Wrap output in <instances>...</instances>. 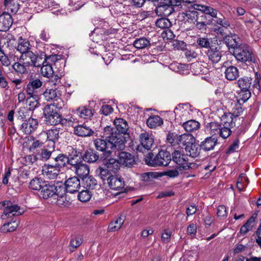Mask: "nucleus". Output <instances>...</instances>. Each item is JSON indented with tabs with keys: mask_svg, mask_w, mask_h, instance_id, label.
<instances>
[{
	"mask_svg": "<svg viewBox=\"0 0 261 261\" xmlns=\"http://www.w3.org/2000/svg\"><path fill=\"white\" fill-rule=\"evenodd\" d=\"M115 128L107 126L104 128L105 139L97 138L94 140L95 148L100 151H104L105 154L109 156L115 154L118 150L125 148V140L124 135L128 129L125 120L117 118L114 120Z\"/></svg>",
	"mask_w": 261,
	"mask_h": 261,
	"instance_id": "nucleus-1",
	"label": "nucleus"
},
{
	"mask_svg": "<svg viewBox=\"0 0 261 261\" xmlns=\"http://www.w3.org/2000/svg\"><path fill=\"white\" fill-rule=\"evenodd\" d=\"M1 205L4 207L1 218L3 220L11 219L5 223L1 228V231L7 233L14 231L19 224V220L17 216L22 215L24 211L18 204H15L10 200L3 201Z\"/></svg>",
	"mask_w": 261,
	"mask_h": 261,
	"instance_id": "nucleus-2",
	"label": "nucleus"
},
{
	"mask_svg": "<svg viewBox=\"0 0 261 261\" xmlns=\"http://www.w3.org/2000/svg\"><path fill=\"white\" fill-rule=\"evenodd\" d=\"M243 104L238 100L234 95L231 94L228 99L226 105L229 112L227 114L225 113L222 117V121L226 125L227 124L229 126H233L234 125L233 117L236 118L242 113L243 109L242 106Z\"/></svg>",
	"mask_w": 261,
	"mask_h": 261,
	"instance_id": "nucleus-3",
	"label": "nucleus"
},
{
	"mask_svg": "<svg viewBox=\"0 0 261 261\" xmlns=\"http://www.w3.org/2000/svg\"><path fill=\"white\" fill-rule=\"evenodd\" d=\"M232 55L238 62L242 63H255L256 59L250 47L246 44L236 46L232 50Z\"/></svg>",
	"mask_w": 261,
	"mask_h": 261,
	"instance_id": "nucleus-4",
	"label": "nucleus"
},
{
	"mask_svg": "<svg viewBox=\"0 0 261 261\" xmlns=\"http://www.w3.org/2000/svg\"><path fill=\"white\" fill-rule=\"evenodd\" d=\"M43 114L47 124L56 125L61 123L62 125H66L67 123V120L61 118V115L54 105H47L44 109Z\"/></svg>",
	"mask_w": 261,
	"mask_h": 261,
	"instance_id": "nucleus-5",
	"label": "nucleus"
},
{
	"mask_svg": "<svg viewBox=\"0 0 261 261\" xmlns=\"http://www.w3.org/2000/svg\"><path fill=\"white\" fill-rule=\"evenodd\" d=\"M170 161V152L163 150L160 151L155 156L152 153H149L145 159L146 164L152 167L166 166L169 164Z\"/></svg>",
	"mask_w": 261,
	"mask_h": 261,
	"instance_id": "nucleus-6",
	"label": "nucleus"
},
{
	"mask_svg": "<svg viewBox=\"0 0 261 261\" xmlns=\"http://www.w3.org/2000/svg\"><path fill=\"white\" fill-rule=\"evenodd\" d=\"M224 123V126H222L219 123L216 122H212L208 123L206 124V130L211 135H219L220 137L223 139L228 138L231 134V130L230 127L231 126L226 125Z\"/></svg>",
	"mask_w": 261,
	"mask_h": 261,
	"instance_id": "nucleus-7",
	"label": "nucleus"
},
{
	"mask_svg": "<svg viewBox=\"0 0 261 261\" xmlns=\"http://www.w3.org/2000/svg\"><path fill=\"white\" fill-rule=\"evenodd\" d=\"M172 160L183 170L195 169L197 167L196 164L189 161L188 154H185L178 150H176L172 153Z\"/></svg>",
	"mask_w": 261,
	"mask_h": 261,
	"instance_id": "nucleus-8",
	"label": "nucleus"
},
{
	"mask_svg": "<svg viewBox=\"0 0 261 261\" xmlns=\"http://www.w3.org/2000/svg\"><path fill=\"white\" fill-rule=\"evenodd\" d=\"M139 141L140 144L136 149L139 152H144L151 149L154 143V137L151 134L144 132L140 134Z\"/></svg>",
	"mask_w": 261,
	"mask_h": 261,
	"instance_id": "nucleus-9",
	"label": "nucleus"
},
{
	"mask_svg": "<svg viewBox=\"0 0 261 261\" xmlns=\"http://www.w3.org/2000/svg\"><path fill=\"white\" fill-rule=\"evenodd\" d=\"M60 191L64 192L65 188L61 187H57L54 184L45 182L39 193V196L43 199H47L50 197H55Z\"/></svg>",
	"mask_w": 261,
	"mask_h": 261,
	"instance_id": "nucleus-10",
	"label": "nucleus"
},
{
	"mask_svg": "<svg viewBox=\"0 0 261 261\" xmlns=\"http://www.w3.org/2000/svg\"><path fill=\"white\" fill-rule=\"evenodd\" d=\"M42 86V82L39 79L31 78L27 85L25 91L27 94L35 98H38L42 94L40 90Z\"/></svg>",
	"mask_w": 261,
	"mask_h": 261,
	"instance_id": "nucleus-11",
	"label": "nucleus"
},
{
	"mask_svg": "<svg viewBox=\"0 0 261 261\" xmlns=\"http://www.w3.org/2000/svg\"><path fill=\"white\" fill-rule=\"evenodd\" d=\"M16 50L21 55L20 57L21 61H25L28 59V53H31L30 50L31 45L29 40L19 38L18 40L17 45L15 47Z\"/></svg>",
	"mask_w": 261,
	"mask_h": 261,
	"instance_id": "nucleus-12",
	"label": "nucleus"
},
{
	"mask_svg": "<svg viewBox=\"0 0 261 261\" xmlns=\"http://www.w3.org/2000/svg\"><path fill=\"white\" fill-rule=\"evenodd\" d=\"M121 151L118 150L115 154H112L109 156H107L105 154L104 155L106 157L118 156L120 163L127 167H132L135 164L136 161L134 156L130 153Z\"/></svg>",
	"mask_w": 261,
	"mask_h": 261,
	"instance_id": "nucleus-13",
	"label": "nucleus"
},
{
	"mask_svg": "<svg viewBox=\"0 0 261 261\" xmlns=\"http://www.w3.org/2000/svg\"><path fill=\"white\" fill-rule=\"evenodd\" d=\"M60 172V169L58 166L44 165L42 167V174L46 178L49 179H56Z\"/></svg>",
	"mask_w": 261,
	"mask_h": 261,
	"instance_id": "nucleus-14",
	"label": "nucleus"
},
{
	"mask_svg": "<svg viewBox=\"0 0 261 261\" xmlns=\"http://www.w3.org/2000/svg\"><path fill=\"white\" fill-rule=\"evenodd\" d=\"M38 126V121L37 119L30 118L21 124L20 129L24 134L29 135L35 132Z\"/></svg>",
	"mask_w": 261,
	"mask_h": 261,
	"instance_id": "nucleus-15",
	"label": "nucleus"
},
{
	"mask_svg": "<svg viewBox=\"0 0 261 261\" xmlns=\"http://www.w3.org/2000/svg\"><path fill=\"white\" fill-rule=\"evenodd\" d=\"M71 169L74 171L75 174L82 179L89 174V167L86 164L82 163V161L73 164L71 166Z\"/></svg>",
	"mask_w": 261,
	"mask_h": 261,
	"instance_id": "nucleus-16",
	"label": "nucleus"
},
{
	"mask_svg": "<svg viewBox=\"0 0 261 261\" xmlns=\"http://www.w3.org/2000/svg\"><path fill=\"white\" fill-rule=\"evenodd\" d=\"M67 152L68 156L67 157L68 160V164L72 166L73 164L81 161L82 155L80 151L77 150L76 149L74 148L72 146H68L67 148Z\"/></svg>",
	"mask_w": 261,
	"mask_h": 261,
	"instance_id": "nucleus-17",
	"label": "nucleus"
},
{
	"mask_svg": "<svg viewBox=\"0 0 261 261\" xmlns=\"http://www.w3.org/2000/svg\"><path fill=\"white\" fill-rule=\"evenodd\" d=\"M65 186L67 192L73 193L79 191L81 187V182L77 177L74 176L66 180Z\"/></svg>",
	"mask_w": 261,
	"mask_h": 261,
	"instance_id": "nucleus-18",
	"label": "nucleus"
},
{
	"mask_svg": "<svg viewBox=\"0 0 261 261\" xmlns=\"http://www.w3.org/2000/svg\"><path fill=\"white\" fill-rule=\"evenodd\" d=\"M13 19L12 16L7 12L0 15V31L6 32L12 27Z\"/></svg>",
	"mask_w": 261,
	"mask_h": 261,
	"instance_id": "nucleus-19",
	"label": "nucleus"
},
{
	"mask_svg": "<svg viewBox=\"0 0 261 261\" xmlns=\"http://www.w3.org/2000/svg\"><path fill=\"white\" fill-rule=\"evenodd\" d=\"M28 54V60L29 65H32L35 67H39L45 63L46 59L43 53H41L40 55H36L33 51Z\"/></svg>",
	"mask_w": 261,
	"mask_h": 261,
	"instance_id": "nucleus-20",
	"label": "nucleus"
},
{
	"mask_svg": "<svg viewBox=\"0 0 261 261\" xmlns=\"http://www.w3.org/2000/svg\"><path fill=\"white\" fill-rule=\"evenodd\" d=\"M103 152V158H104L103 165L107 167L108 170L113 173L117 172L120 168V163L119 160L110 157H106L104 155V151Z\"/></svg>",
	"mask_w": 261,
	"mask_h": 261,
	"instance_id": "nucleus-21",
	"label": "nucleus"
},
{
	"mask_svg": "<svg viewBox=\"0 0 261 261\" xmlns=\"http://www.w3.org/2000/svg\"><path fill=\"white\" fill-rule=\"evenodd\" d=\"M107 182L110 188L114 190L122 189L124 187V182L121 177L111 175L108 177Z\"/></svg>",
	"mask_w": 261,
	"mask_h": 261,
	"instance_id": "nucleus-22",
	"label": "nucleus"
},
{
	"mask_svg": "<svg viewBox=\"0 0 261 261\" xmlns=\"http://www.w3.org/2000/svg\"><path fill=\"white\" fill-rule=\"evenodd\" d=\"M192 8L194 10L200 11L202 14L209 15L213 18H217L218 11L213 8L204 5L194 4Z\"/></svg>",
	"mask_w": 261,
	"mask_h": 261,
	"instance_id": "nucleus-23",
	"label": "nucleus"
},
{
	"mask_svg": "<svg viewBox=\"0 0 261 261\" xmlns=\"http://www.w3.org/2000/svg\"><path fill=\"white\" fill-rule=\"evenodd\" d=\"M61 191L59 190V192H58L54 197V199H56V203L60 207H69L71 204V200L65 191L63 193H60Z\"/></svg>",
	"mask_w": 261,
	"mask_h": 261,
	"instance_id": "nucleus-24",
	"label": "nucleus"
},
{
	"mask_svg": "<svg viewBox=\"0 0 261 261\" xmlns=\"http://www.w3.org/2000/svg\"><path fill=\"white\" fill-rule=\"evenodd\" d=\"M74 133L78 136L86 137L92 136L94 132L90 127L85 124H83L74 127Z\"/></svg>",
	"mask_w": 261,
	"mask_h": 261,
	"instance_id": "nucleus-25",
	"label": "nucleus"
},
{
	"mask_svg": "<svg viewBox=\"0 0 261 261\" xmlns=\"http://www.w3.org/2000/svg\"><path fill=\"white\" fill-rule=\"evenodd\" d=\"M29 66V62L27 59L25 61L15 62L12 66V69L17 74H22L27 72V67Z\"/></svg>",
	"mask_w": 261,
	"mask_h": 261,
	"instance_id": "nucleus-26",
	"label": "nucleus"
},
{
	"mask_svg": "<svg viewBox=\"0 0 261 261\" xmlns=\"http://www.w3.org/2000/svg\"><path fill=\"white\" fill-rule=\"evenodd\" d=\"M177 143L185 147L189 146L195 142L194 137L190 134H184L177 136Z\"/></svg>",
	"mask_w": 261,
	"mask_h": 261,
	"instance_id": "nucleus-27",
	"label": "nucleus"
},
{
	"mask_svg": "<svg viewBox=\"0 0 261 261\" xmlns=\"http://www.w3.org/2000/svg\"><path fill=\"white\" fill-rule=\"evenodd\" d=\"M75 113L81 118L84 119H88L93 116V110L89 107L82 106L79 107Z\"/></svg>",
	"mask_w": 261,
	"mask_h": 261,
	"instance_id": "nucleus-28",
	"label": "nucleus"
},
{
	"mask_svg": "<svg viewBox=\"0 0 261 261\" xmlns=\"http://www.w3.org/2000/svg\"><path fill=\"white\" fill-rule=\"evenodd\" d=\"M223 40L226 45L229 48L234 49L236 46L239 45L240 38L236 34H229L223 37Z\"/></svg>",
	"mask_w": 261,
	"mask_h": 261,
	"instance_id": "nucleus-29",
	"label": "nucleus"
},
{
	"mask_svg": "<svg viewBox=\"0 0 261 261\" xmlns=\"http://www.w3.org/2000/svg\"><path fill=\"white\" fill-rule=\"evenodd\" d=\"M82 186L87 190H93L97 186V181L92 175H88L82 179Z\"/></svg>",
	"mask_w": 261,
	"mask_h": 261,
	"instance_id": "nucleus-30",
	"label": "nucleus"
},
{
	"mask_svg": "<svg viewBox=\"0 0 261 261\" xmlns=\"http://www.w3.org/2000/svg\"><path fill=\"white\" fill-rule=\"evenodd\" d=\"M206 54L209 60L213 63H218L222 57L221 53L217 47H210Z\"/></svg>",
	"mask_w": 261,
	"mask_h": 261,
	"instance_id": "nucleus-31",
	"label": "nucleus"
},
{
	"mask_svg": "<svg viewBox=\"0 0 261 261\" xmlns=\"http://www.w3.org/2000/svg\"><path fill=\"white\" fill-rule=\"evenodd\" d=\"M60 129L58 128H51L47 130V132L42 133L40 136L46 138L49 141L55 142L59 138Z\"/></svg>",
	"mask_w": 261,
	"mask_h": 261,
	"instance_id": "nucleus-32",
	"label": "nucleus"
},
{
	"mask_svg": "<svg viewBox=\"0 0 261 261\" xmlns=\"http://www.w3.org/2000/svg\"><path fill=\"white\" fill-rule=\"evenodd\" d=\"M82 157L85 161L89 163H94L98 160L99 156L98 153L95 150L89 149L85 151Z\"/></svg>",
	"mask_w": 261,
	"mask_h": 261,
	"instance_id": "nucleus-33",
	"label": "nucleus"
},
{
	"mask_svg": "<svg viewBox=\"0 0 261 261\" xmlns=\"http://www.w3.org/2000/svg\"><path fill=\"white\" fill-rule=\"evenodd\" d=\"M224 74L225 77L227 80L229 81H233L239 77V70L235 66H230L225 69Z\"/></svg>",
	"mask_w": 261,
	"mask_h": 261,
	"instance_id": "nucleus-34",
	"label": "nucleus"
},
{
	"mask_svg": "<svg viewBox=\"0 0 261 261\" xmlns=\"http://www.w3.org/2000/svg\"><path fill=\"white\" fill-rule=\"evenodd\" d=\"M217 140L212 137H207L202 141L200 147L205 151L213 150L216 145Z\"/></svg>",
	"mask_w": 261,
	"mask_h": 261,
	"instance_id": "nucleus-35",
	"label": "nucleus"
},
{
	"mask_svg": "<svg viewBox=\"0 0 261 261\" xmlns=\"http://www.w3.org/2000/svg\"><path fill=\"white\" fill-rule=\"evenodd\" d=\"M200 146L194 143H192L189 146L185 147V150L188 155L192 158H196L199 155L200 152Z\"/></svg>",
	"mask_w": 261,
	"mask_h": 261,
	"instance_id": "nucleus-36",
	"label": "nucleus"
},
{
	"mask_svg": "<svg viewBox=\"0 0 261 261\" xmlns=\"http://www.w3.org/2000/svg\"><path fill=\"white\" fill-rule=\"evenodd\" d=\"M196 10H188L181 13L184 20L190 23H195L196 17L199 13Z\"/></svg>",
	"mask_w": 261,
	"mask_h": 261,
	"instance_id": "nucleus-37",
	"label": "nucleus"
},
{
	"mask_svg": "<svg viewBox=\"0 0 261 261\" xmlns=\"http://www.w3.org/2000/svg\"><path fill=\"white\" fill-rule=\"evenodd\" d=\"M146 123L149 127L154 128L163 124V120L160 116L153 115L147 119Z\"/></svg>",
	"mask_w": 261,
	"mask_h": 261,
	"instance_id": "nucleus-38",
	"label": "nucleus"
},
{
	"mask_svg": "<svg viewBox=\"0 0 261 261\" xmlns=\"http://www.w3.org/2000/svg\"><path fill=\"white\" fill-rule=\"evenodd\" d=\"M200 123L195 120H190L183 123L182 126L186 132H193L200 127Z\"/></svg>",
	"mask_w": 261,
	"mask_h": 261,
	"instance_id": "nucleus-39",
	"label": "nucleus"
},
{
	"mask_svg": "<svg viewBox=\"0 0 261 261\" xmlns=\"http://www.w3.org/2000/svg\"><path fill=\"white\" fill-rule=\"evenodd\" d=\"M189 66L187 64L175 63L170 65V68L181 74H187L189 72Z\"/></svg>",
	"mask_w": 261,
	"mask_h": 261,
	"instance_id": "nucleus-40",
	"label": "nucleus"
},
{
	"mask_svg": "<svg viewBox=\"0 0 261 261\" xmlns=\"http://www.w3.org/2000/svg\"><path fill=\"white\" fill-rule=\"evenodd\" d=\"M59 91L57 89H46L44 92H42L43 95L45 99L47 101L57 100L59 97L60 94Z\"/></svg>",
	"mask_w": 261,
	"mask_h": 261,
	"instance_id": "nucleus-41",
	"label": "nucleus"
},
{
	"mask_svg": "<svg viewBox=\"0 0 261 261\" xmlns=\"http://www.w3.org/2000/svg\"><path fill=\"white\" fill-rule=\"evenodd\" d=\"M173 8L168 4L161 5L155 9V12L158 15H168L172 13Z\"/></svg>",
	"mask_w": 261,
	"mask_h": 261,
	"instance_id": "nucleus-42",
	"label": "nucleus"
},
{
	"mask_svg": "<svg viewBox=\"0 0 261 261\" xmlns=\"http://www.w3.org/2000/svg\"><path fill=\"white\" fill-rule=\"evenodd\" d=\"M207 20L204 14L199 12L198 16L196 17V21L194 23L196 28L199 30H203L205 28L207 24Z\"/></svg>",
	"mask_w": 261,
	"mask_h": 261,
	"instance_id": "nucleus-43",
	"label": "nucleus"
},
{
	"mask_svg": "<svg viewBox=\"0 0 261 261\" xmlns=\"http://www.w3.org/2000/svg\"><path fill=\"white\" fill-rule=\"evenodd\" d=\"M252 80V78L250 77H241L238 81V85L241 90H250Z\"/></svg>",
	"mask_w": 261,
	"mask_h": 261,
	"instance_id": "nucleus-44",
	"label": "nucleus"
},
{
	"mask_svg": "<svg viewBox=\"0 0 261 261\" xmlns=\"http://www.w3.org/2000/svg\"><path fill=\"white\" fill-rule=\"evenodd\" d=\"M111 171L105 166L99 167L95 171L96 174L103 181L107 180L108 177L110 175Z\"/></svg>",
	"mask_w": 261,
	"mask_h": 261,
	"instance_id": "nucleus-45",
	"label": "nucleus"
},
{
	"mask_svg": "<svg viewBox=\"0 0 261 261\" xmlns=\"http://www.w3.org/2000/svg\"><path fill=\"white\" fill-rule=\"evenodd\" d=\"M255 220L253 217L250 218L246 223L241 227L240 233L244 236L250 231L254 226Z\"/></svg>",
	"mask_w": 261,
	"mask_h": 261,
	"instance_id": "nucleus-46",
	"label": "nucleus"
},
{
	"mask_svg": "<svg viewBox=\"0 0 261 261\" xmlns=\"http://www.w3.org/2000/svg\"><path fill=\"white\" fill-rule=\"evenodd\" d=\"M175 113L177 114H179L182 120H186L188 118H190V109L188 105H185V107L175 109Z\"/></svg>",
	"mask_w": 261,
	"mask_h": 261,
	"instance_id": "nucleus-47",
	"label": "nucleus"
},
{
	"mask_svg": "<svg viewBox=\"0 0 261 261\" xmlns=\"http://www.w3.org/2000/svg\"><path fill=\"white\" fill-rule=\"evenodd\" d=\"M45 182V181H42V180L37 177L33 178L29 184V188L33 190L40 191Z\"/></svg>",
	"mask_w": 261,
	"mask_h": 261,
	"instance_id": "nucleus-48",
	"label": "nucleus"
},
{
	"mask_svg": "<svg viewBox=\"0 0 261 261\" xmlns=\"http://www.w3.org/2000/svg\"><path fill=\"white\" fill-rule=\"evenodd\" d=\"M123 223L124 220L122 218L119 217L109 224L108 230L112 232L117 231L121 227Z\"/></svg>",
	"mask_w": 261,
	"mask_h": 261,
	"instance_id": "nucleus-49",
	"label": "nucleus"
},
{
	"mask_svg": "<svg viewBox=\"0 0 261 261\" xmlns=\"http://www.w3.org/2000/svg\"><path fill=\"white\" fill-rule=\"evenodd\" d=\"M40 72L41 74L46 77H51L54 74L53 67L50 64H43L41 67Z\"/></svg>",
	"mask_w": 261,
	"mask_h": 261,
	"instance_id": "nucleus-50",
	"label": "nucleus"
},
{
	"mask_svg": "<svg viewBox=\"0 0 261 261\" xmlns=\"http://www.w3.org/2000/svg\"><path fill=\"white\" fill-rule=\"evenodd\" d=\"M150 44V41L145 38L136 39L133 43L134 46L138 49L144 48Z\"/></svg>",
	"mask_w": 261,
	"mask_h": 261,
	"instance_id": "nucleus-51",
	"label": "nucleus"
},
{
	"mask_svg": "<svg viewBox=\"0 0 261 261\" xmlns=\"http://www.w3.org/2000/svg\"><path fill=\"white\" fill-rule=\"evenodd\" d=\"M196 43L201 48L211 47L210 39L206 37H198L196 39Z\"/></svg>",
	"mask_w": 261,
	"mask_h": 261,
	"instance_id": "nucleus-52",
	"label": "nucleus"
},
{
	"mask_svg": "<svg viewBox=\"0 0 261 261\" xmlns=\"http://www.w3.org/2000/svg\"><path fill=\"white\" fill-rule=\"evenodd\" d=\"M251 96V92L250 90H241L238 93V96L236 97L238 100L244 103Z\"/></svg>",
	"mask_w": 261,
	"mask_h": 261,
	"instance_id": "nucleus-53",
	"label": "nucleus"
},
{
	"mask_svg": "<svg viewBox=\"0 0 261 261\" xmlns=\"http://www.w3.org/2000/svg\"><path fill=\"white\" fill-rule=\"evenodd\" d=\"M155 25L157 27L161 29H168L171 27V22L168 18H162L158 19L156 21Z\"/></svg>",
	"mask_w": 261,
	"mask_h": 261,
	"instance_id": "nucleus-54",
	"label": "nucleus"
},
{
	"mask_svg": "<svg viewBox=\"0 0 261 261\" xmlns=\"http://www.w3.org/2000/svg\"><path fill=\"white\" fill-rule=\"evenodd\" d=\"M92 196L91 192L89 190H83L78 195V199L82 202L89 201Z\"/></svg>",
	"mask_w": 261,
	"mask_h": 261,
	"instance_id": "nucleus-55",
	"label": "nucleus"
},
{
	"mask_svg": "<svg viewBox=\"0 0 261 261\" xmlns=\"http://www.w3.org/2000/svg\"><path fill=\"white\" fill-rule=\"evenodd\" d=\"M55 161L57 162L55 165L58 166L59 167V169L62 167H64L65 165L66 162L68 163L67 156L63 154H59L55 158Z\"/></svg>",
	"mask_w": 261,
	"mask_h": 261,
	"instance_id": "nucleus-56",
	"label": "nucleus"
},
{
	"mask_svg": "<svg viewBox=\"0 0 261 261\" xmlns=\"http://www.w3.org/2000/svg\"><path fill=\"white\" fill-rule=\"evenodd\" d=\"M157 173L149 172L142 174L141 176L142 181H152L153 179L158 178Z\"/></svg>",
	"mask_w": 261,
	"mask_h": 261,
	"instance_id": "nucleus-57",
	"label": "nucleus"
},
{
	"mask_svg": "<svg viewBox=\"0 0 261 261\" xmlns=\"http://www.w3.org/2000/svg\"><path fill=\"white\" fill-rule=\"evenodd\" d=\"M39 96H38V98H35L29 96V97L27 99V102L29 106V109L31 110H34L37 108L39 105Z\"/></svg>",
	"mask_w": 261,
	"mask_h": 261,
	"instance_id": "nucleus-58",
	"label": "nucleus"
},
{
	"mask_svg": "<svg viewBox=\"0 0 261 261\" xmlns=\"http://www.w3.org/2000/svg\"><path fill=\"white\" fill-rule=\"evenodd\" d=\"M217 216L220 219H224L227 217L226 208L224 205H221L218 207Z\"/></svg>",
	"mask_w": 261,
	"mask_h": 261,
	"instance_id": "nucleus-59",
	"label": "nucleus"
},
{
	"mask_svg": "<svg viewBox=\"0 0 261 261\" xmlns=\"http://www.w3.org/2000/svg\"><path fill=\"white\" fill-rule=\"evenodd\" d=\"M83 242V239L80 236H76L70 241V246L74 248L79 247Z\"/></svg>",
	"mask_w": 261,
	"mask_h": 261,
	"instance_id": "nucleus-60",
	"label": "nucleus"
},
{
	"mask_svg": "<svg viewBox=\"0 0 261 261\" xmlns=\"http://www.w3.org/2000/svg\"><path fill=\"white\" fill-rule=\"evenodd\" d=\"M239 141L238 139L235 140L233 143L230 145L226 151V153L229 154L232 152H235L239 149Z\"/></svg>",
	"mask_w": 261,
	"mask_h": 261,
	"instance_id": "nucleus-61",
	"label": "nucleus"
},
{
	"mask_svg": "<svg viewBox=\"0 0 261 261\" xmlns=\"http://www.w3.org/2000/svg\"><path fill=\"white\" fill-rule=\"evenodd\" d=\"M113 112V108L110 105H103L101 107L100 112L101 114L108 116Z\"/></svg>",
	"mask_w": 261,
	"mask_h": 261,
	"instance_id": "nucleus-62",
	"label": "nucleus"
},
{
	"mask_svg": "<svg viewBox=\"0 0 261 261\" xmlns=\"http://www.w3.org/2000/svg\"><path fill=\"white\" fill-rule=\"evenodd\" d=\"M189 66V70H191L192 72H193V74H196L200 73V66L201 65L198 63H193L191 64L188 65Z\"/></svg>",
	"mask_w": 261,
	"mask_h": 261,
	"instance_id": "nucleus-63",
	"label": "nucleus"
},
{
	"mask_svg": "<svg viewBox=\"0 0 261 261\" xmlns=\"http://www.w3.org/2000/svg\"><path fill=\"white\" fill-rule=\"evenodd\" d=\"M172 232L171 231L166 229L161 236V240L163 243H167L170 242Z\"/></svg>",
	"mask_w": 261,
	"mask_h": 261,
	"instance_id": "nucleus-64",
	"label": "nucleus"
}]
</instances>
